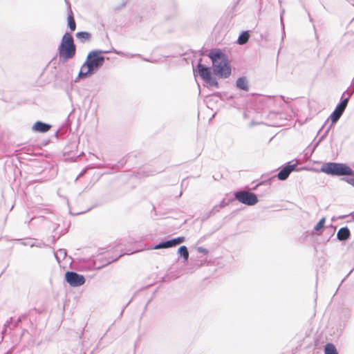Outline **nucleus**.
Listing matches in <instances>:
<instances>
[{"mask_svg": "<svg viewBox=\"0 0 354 354\" xmlns=\"http://www.w3.org/2000/svg\"><path fill=\"white\" fill-rule=\"evenodd\" d=\"M109 50H93L90 51L86 61L81 66L78 77L81 79L89 77L96 73L104 65L105 57L102 54L109 53Z\"/></svg>", "mask_w": 354, "mask_h": 354, "instance_id": "nucleus-1", "label": "nucleus"}, {"mask_svg": "<svg viewBox=\"0 0 354 354\" xmlns=\"http://www.w3.org/2000/svg\"><path fill=\"white\" fill-rule=\"evenodd\" d=\"M319 171L332 176H345L354 174L353 169L347 164L336 162L323 163Z\"/></svg>", "mask_w": 354, "mask_h": 354, "instance_id": "nucleus-2", "label": "nucleus"}, {"mask_svg": "<svg viewBox=\"0 0 354 354\" xmlns=\"http://www.w3.org/2000/svg\"><path fill=\"white\" fill-rule=\"evenodd\" d=\"M58 54L60 58L67 61L73 58L76 54V46L73 36L68 32H65L58 47Z\"/></svg>", "mask_w": 354, "mask_h": 354, "instance_id": "nucleus-3", "label": "nucleus"}, {"mask_svg": "<svg viewBox=\"0 0 354 354\" xmlns=\"http://www.w3.org/2000/svg\"><path fill=\"white\" fill-rule=\"evenodd\" d=\"M234 198L242 204L252 206L259 202L257 195L254 193L243 189L238 190L234 194Z\"/></svg>", "mask_w": 354, "mask_h": 354, "instance_id": "nucleus-4", "label": "nucleus"}, {"mask_svg": "<svg viewBox=\"0 0 354 354\" xmlns=\"http://www.w3.org/2000/svg\"><path fill=\"white\" fill-rule=\"evenodd\" d=\"M208 57L212 61V68L229 62L227 56L219 48L212 49Z\"/></svg>", "mask_w": 354, "mask_h": 354, "instance_id": "nucleus-5", "label": "nucleus"}, {"mask_svg": "<svg viewBox=\"0 0 354 354\" xmlns=\"http://www.w3.org/2000/svg\"><path fill=\"white\" fill-rule=\"evenodd\" d=\"M201 59L196 66L193 67V73L195 77L198 75L205 82L212 76V68L201 63Z\"/></svg>", "mask_w": 354, "mask_h": 354, "instance_id": "nucleus-6", "label": "nucleus"}, {"mask_svg": "<svg viewBox=\"0 0 354 354\" xmlns=\"http://www.w3.org/2000/svg\"><path fill=\"white\" fill-rule=\"evenodd\" d=\"M65 280L72 287L81 286L86 281L83 274H78L75 271H67L65 273Z\"/></svg>", "mask_w": 354, "mask_h": 354, "instance_id": "nucleus-7", "label": "nucleus"}, {"mask_svg": "<svg viewBox=\"0 0 354 354\" xmlns=\"http://www.w3.org/2000/svg\"><path fill=\"white\" fill-rule=\"evenodd\" d=\"M212 72L213 74L218 78H228L232 74V68L230 62L212 68Z\"/></svg>", "mask_w": 354, "mask_h": 354, "instance_id": "nucleus-8", "label": "nucleus"}, {"mask_svg": "<svg viewBox=\"0 0 354 354\" xmlns=\"http://www.w3.org/2000/svg\"><path fill=\"white\" fill-rule=\"evenodd\" d=\"M297 167V163L291 164V162H288L281 167L276 176L280 180H286L292 171L296 169Z\"/></svg>", "mask_w": 354, "mask_h": 354, "instance_id": "nucleus-9", "label": "nucleus"}, {"mask_svg": "<svg viewBox=\"0 0 354 354\" xmlns=\"http://www.w3.org/2000/svg\"><path fill=\"white\" fill-rule=\"evenodd\" d=\"M346 109L343 108L339 104H337L336 107L335 108L334 111L330 113L329 118L326 120L324 124L322 127V128L319 129L318 133H319L322 129L324 127L326 124L328 122V120L330 119L331 122L333 124H335L341 118L342 114L344 113Z\"/></svg>", "mask_w": 354, "mask_h": 354, "instance_id": "nucleus-10", "label": "nucleus"}, {"mask_svg": "<svg viewBox=\"0 0 354 354\" xmlns=\"http://www.w3.org/2000/svg\"><path fill=\"white\" fill-rule=\"evenodd\" d=\"M52 127V125L42 121H37L32 127V131L37 133H46Z\"/></svg>", "mask_w": 354, "mask_h": 354, "instance_id": "nucleus-11", "label": "nucleus"}, {"mask_svg": "<svg viewBox=\"0 0 354 354\" xmlns=\"http://www.w3.org/2000/svg\"><path fill=\"white\" fill-rule=\"evenodd\" d=\"M235 86L238 89L243 91H248L250 88L248 80L245 76L239 77L236 81Z\"/></svg>", "mask_w": 354, "mask_h": 354, "instance_id": "nucleus-12", "label": "nucleus"}, {"mask_svg": "<svg viewBox=\"0 0 354 354\" xmlns=\"http://www.w3.org/2000/svg\"><path fill=\"white\" fill-rule=\"evenodd\" d=\"M351 236V232L348 227H342L337 233V239L340 241H347Z\"/></svg>", "mask_w": 354, "mask_h": 354, "instance_id": "nucleus-13", "label": "nucleus"}, {"mask_svg": "<svg viewBox=\"0 0 354 354\" xmlns=\"http://www.w3.org/2000/svg\"><path fill=\"white\" fill-rule=\"evenodd\" d=\"M67 26L71 32L76 29V22L74 19L73 12L71 10V6H68V10L67 14Z\"/></svg>", "mask_w": 354, "mask_h": 354, "instance_id": "nucleus-14", "label": "nucleus"}, {"mask_svg": "<svg viewBox=\"0 0 354 354\" xmlns=\"http://www.w3.org/2000/svg\"><path fill=\"white\" fill-rule=\"evenodd\" d=\"M75 37L81 43L88 42L91 39V34L86 31H79L76 32Z\"/></svg>", "mask_w": 354, "mask_h": 354, "instance_id": "nucleus-15", "label": "nucleus"}, {"mask_svg": "<svg viewBox=\"0 0 354 354\" xmlns=\"http://www.w3.org/2000/svg\"><path fill=\"white\" fill-rule=\"evenodd\" d=\"M250 32L248 30L242 31L237 39V44L239 45L245 44L250 39Z\"/></svg>", "mask_w": 354, "mask_h": 354, "instance_id": "nucleus-16", "label": "nucleus"}, {"mask_svg": "<svg viewBox=\"0 0 354 354\" xmlns=\"http://www.w3.org/2000/svg\"><path fill=\"white\" fill-rule=\"evenodd\" d=\"M178 254L180 257L183 259L184 261H187L189 259L188 248L185 245H181L178 249Z\"/></svg>", "mask_w": 354, "mask_h": 354, "instance_id": "nucleus-17", "label": "nucleus"}, {"mask_svg": "<svg viewBox=\"0 0 354 354\" xmlns=\"http://www.w3.org/2000/svg\"><path fill=\"white\" fill-rule=\"evenodd\" d=\"M325 222L326 218L324 217L322 218L314 227L312 234H313V232H316L319 235L324 229Z\"/></svg>", "mask_w": 354, "mask_h": 354, "instance_id": "nucleus-18", "label": "nucleus"}, {"mask_svg": "<svg viewBox=\"0 0 354 354\" xmlns=\"http://www.w3.org/2000/svg\"><path fill=\"white\" fill-rule=\"evenodd\" d=\"M325 354H339L335 346L333 343H327L324 348Z\"/></svg>", "mask_w": 354, "mask_h": 354, "instance_id": "nucleus-19", "label": "nucleus"}, {"mask_svg": "<svg viewBox=\"0 0 354 354\" xmlns=\"http://www.w3.org/2000/svg\"><path fill=\"white\" fill-rule=\"evenodd\" d=\"M171 248L169 239L168 240H162L158 243L154 245L152 248L153 250H159V249H166Z\"/></svg>", "mask_w": 354, "mask_h": 354, "instance_id": "nucleus-20", "label": "nucleus"}, {"mask_svg": "<svg viewBox=\"0 0 354 354\" xmlns=\"http://www.w3.org/2000/svg\"><path fill=\"white\" fill-rule=\"evenodd\" d=\"M334 124H333L331 122V124L328 127V128L326 129L325 132L323 133V135H322V136L319 138L317 142L315 144L314 148L317 147L319 145V143L327 136L330 130L331 129V128L333 127Z\"/></svg>", "mask_w": 354, "mask_h": 354, "instance_id": "nucleus-21", "label": "nucleus"}, {"mask_svg": "<svg viewBox=\"0 0 354 354\" xmlns=\"http://www.w3.org/2000/svg\"><path fill=\"white\" fill-rule=\"evenodd\" d=\"M349 99L350 98L348 97L345 96V93H342V97L340 98V101L337 104L346 109L348 105Z\"/></svg>", "mask_w": 354, "mask_h": 354, "instance_id": "nucleus-22", "label": "nucleus"}, {"mask_svg": "<svg viewBox=\"0 0 354 354\" xmlns=\"http://www.w3.org/2000/svg\"><path fill=\"white\" fill-rule=\"evenodd\" d=\"M206 84H209L211 86H214L215 88H219V83L216 80V78L212 75L211 77H209L206 82Z\"/></svg>", "mask_w": 354, "mask_h": 354, "instance_id": "nucleus-23", "label": "nucleus"}, {"mask_svg": "<svg viewBox=\"0 0 354 354\" xmlns=\"http://www.w3.org/2000/svg\"><path fill=\"white\" fill-rule=\"evenodd\" d=\"M343 93H345V96H347L350 98L352 96V95L354 93V90L350 86V87L348 88Z\"/></svg>", "mask_w": 354, "mask_h": 354, "instance_id": "nucleus-24", "label": "nucleus"}, {"mask_svg": "<svg viewBox=\"0 0 354 354\" xmlns=\"http://www.w3.org/2000/svg\"><path fill=\"white\" fill-rule=\"evenodd\" d=\"M169 244H170L171 248L179 245L178 243V239H176L175 238L169 239Z\"/></svg>", "mask_w": 354, "mask_h": 354, "instance_id": "nucleus-25", "label": "nucleus"}, {"mask_svg": "<svg viewBox=\"0 0 354 354\" xmlns=\"http://www.w3.org/2000/svg\"><path fill=\"white\" fill-rule=\"evenodd\" d=\"M271 180H272V178H270L268 180H265V181H263V182L257 184L254 187L252 188V189L255 190L259 185H262V184H268L270 185L271 184Z\"/></svg>", "mask_w": 354, "mask_h": 354, "instance_id": "nucleus-26", "label": "nucleus"}, {"mask_svg": "<svg viewBox=\"0 0 354 354\" xmlns=\"http://www.w3.org/2000/svg\"><path fill=\"white\" fill-rule=\"evenodd\" d=\"M197 250H198V252H201V253H203V254H207V252H208V250L206 248H203V247H198L197 248Z\"/></svg>", "mask_w": 354, "mask_h": 354, "instance_id": "nucleus-27", "label": "nucleus"}, {"mask_svg": "<svg viewBox=\"0 0 354 354\" xmlns=\"http://www.w3.org/2000/svg\"><path fill=\"white\" fill-rule=\"evenodd\" d=\"M212 96L218 97L220 100H224V98L223 97V93L221 92H216L212 94Z\"/></svg>", "mask_w": 354, "mask_h": 354, "instance_id": "nucleus-28", "label": "nucleus"}, {"mask_svg": "<svg viewBox=\"0 0 354 354\" xmlns=\"http://www.w3.org/2000/svg\"><path fill=\"white\" fill-rule=\"evenodd\" d=\"M221 209L218 207V205H215L210 212L214 215L216 212H218Z\"/></svg>", "mask_w": 354, "mask_h": 354, "instance_id": "nucleus-29", "label": "nucleus"}, {"mask_svg": "<svg viewBox=\"0 0 354 354\" xmlns=\"http://www.w3.org/2000/svg\"><path fill=\"white\" fill-rule=\"evenodd\" d=\"M214 214L209 211V212H207L204 214L203 220H205L209 218L211 216H213Z\"/></svg>", "mask_w": 354, "mask_h": 354, "instance_id": "nucleus-30", "label": "nucleus"}, {"mask_svg": "<svg viewBox=\"0 0 354 354\" xmlns=\"http://www.w3.org/2000/svg\"><path fill=\"white\" fill-rule=\"evenodd\" d=\"M227 205V203H226L225 202V201H224V200H223V201L221 202V203H220L219 205H218V207H219V209H221V208L225 207Z\"/></svg>", "mask_w": 354, "mask_h": 354, "instance_id": "nucleus-31", "label": "nucleus"}, {"mask_svg": "<svg viewBox=\"0 0 354 354\" xmlns=\"http://www.w3.org/2000/svg\"><path fill=\"white\" fill-rule=\"evenodd\" d=\"M175 239H178V244L183 243L185 241V238L184 236H178Z\"/></svg>", "mask_w": 354, "mask_h": 354, "instance_id": "nucleus-32", "label": "nucleus"}, {"mask_svg": "<svg viewBox=\"0 0 354 354\" xmlns=\"http://www.w3.org/2000/svg\"><path fill=\"white\" fill-rule=\"evenodd\" d=\"M131 301H132V299H131L129 301V302H128V303H127V304L123 307V308L122 309L121 313H120V316H122V314H123V313H124V311L125 308H126L127 307V306H128V305L131 302Z\"/></svg>", "mask_w": 354, "mask_h": 354, "instance_id": "nucleus-33", "label": "nucleus"}, {"mask_svg": "<svg viewBox=\"0 0 354 354\" xmlns=\"http://www.w3.org/2000/svg\"><path fill=\"white\" fill-rule=\"evenodd\" d=\"M22 244H24V245H30V247H35V246L39 247V246H40V245H37V244H36L35 243H22Z\"/></svg>", "mask_w": 354, "mask_h": 354, "instance_id": "nucleus-34", "label": "nucleus"}, {"mask_svg": "<svg viewBox=\"0 0 354 354\" xmlns=\"http://www.w3.org/2000/svg\"><path fill=\"white\" fill-rule=\"evenodd\" d=\"M284 12H285V11H284V10H283L281 11V26H282L283 28H284V24H283V17H282V15H283V14L284 13Z\"/></svg>", "mask_w": 354, "mask_h": 354, "instance_id": "nucleus-35", "label": "nucleus"}, {"mask_svg": "<svg viewBox=\"0 0 354 354\" xmlns=\"http://www.w3.org/2000/svg\"><path fill=\"white\" fill-rule=\"evenodd\" d=\"M121 256H122V255H119L118 257H116V258H115V259H112L111 261H109L106 263V265H108V264L111 263V262H114V261H117V260H118V259Z\"/></svg>", "mask_w": 354, "mask_h": 354, "instance_id": "nucleus-36", "label": "nucleus"}, {"mask_svg": "<svg viewBox=\"0 0 354 354\" xmlns=\"http://www.w3.org/2000/svg\"><path fill=\"white\" fill-rule=\"evenodd\" d=\"M58 252L61 254H64V256H65L66 254V251L65 249H59L58 250Z\"/></svg>", "mask_w": 354, "mask_h": 354, "instance_id": "nucleus-37", "label": "nucleus"}, {"mask_svg": "<svg viewBox=\"0 0 354 354\" xmlns=\"http://www.w3.org/2000/svg\"><path fill=\"white\" fill-rule=\"evenodd\" d=\"M280 97L283 100V101H284L286 103H288V99L289 98H286L284 95H280Z\"/></svg>", "mask_w": 354, "mask_h": 354, "instance_id": "nucleus-38", "label": "nucleus"}, {"mask_svg": "<svg viewBox=\"0 0 354 354\" xmlns=\"http://www.w3.org/2000/svg\"><path fill=\"white\" fill-rule=\"evenodd\" d=\"M113 52L117 54V55H123L124 53L122 52H120V51H117L115 50H113Z\"/></svg>", "mask_w": 354, "mask_h": 354, "instance_id": "nucleus-39", "label": "nucleus"}, {"mask_svg": "<svg viewBox=\"0 0 354 354\" xmlns=\"http://www.w3.org/2000/svg\"><path fill=\"white\" fill-rule=\"evenodd\" d=\"M354 268H353L351 270H350L349 273L346 275V277L342 281L341 283H343V281L346 279V278L353 272Z\"/></svg>", "mask_w": 354, "mask_h": 354, "instance_id": "nucleus-40", "label": "nucleus"}, {"mask_svg": "<svg viewBox=\"0 0 354 354\" xmlns=\"http://www.w3.org/2000/svg\"><path fill=\"white\" fill-rule=\"evenodd\" d=\"M141 55L140 54H134V55H131V57H140Z\"/></svg>", "mask_w": 354, "mask_h": 354, "instance_id": "nucleus-41", "label": "nucleus"}, {"mask_svg": "<svg viewBox=\"0 0 354 354\" xmlns=\"http://www.w3.org/2000/svg\"><path fill=\"white\" fill-rule=\"evenodd\" d=\"M84 328H83V330L81 331V333L80 335V339L82 338V335H83V333H84Z\"/></svg>", "mask_w": 354, "mask_h": 354, "instance_id": "nucleus-42", "label": "nucleus"}, {"mask_svg": "<svg viewBox=\"0 0 354 354\" xmlns=\"http://www.w3.org/2000/svg\"><path fill=\"white\" fill-rule=\"evenodd\" d=\"M351 88H353V90H354V79H353V81H352V83H351Z\"/></svg>", "mask_w": 354, "mask_h": 354, "instance_id": "nucleus-43", "label": "nucleus"}, {"mask_svg": "<svg viewBox=\"0 0 354 354\" xmlns=\"http://www.w3.org/2000/svg\"><path fill=\"white\" fill-rule=\"evenodd\" d=\"M228 100H232L233 99V96L232 95H230V97H227Z\"/></svg>", "mask_w": 354, "mask_h": 354, "instance_id": "nucleus-44", "label": "nucleus"}, {"mask_svg": "<svg viewBox=\"0 0 354 354\" xmlns=\"http://www.w3.org/2000/svg\"><path fill=\"white\" fill-rule=\"evenodd\" d=\"M83 172L80 173L78 176L77 177V178H78L80 176H81L82 175Z\"/></svg>", "mask_w": 354, "mask_h": 354, "instance_id": "nucleus-45", "label": "nucleus"}, {"mask_svg": "<svg viewBox=\"0 0 354 354\" xmlns=\"http://www.w3.org/2000/svg\"><path fill=\"white\" fill-rule=\"evenodd\" d=\"M143 60L147 61V62H149V59H145V58H143Z\"/></svg>", "mask_w": 354, "mask_h": 354, "instance_id": "nucleus-46", "label": "nucleus"}, {"mask_svg": "<svg viewBox=\"0 0 354 354\" xmlns=\"http://www.w3.org/2000/svg\"><path fill=\"white\" fill-rule=\"evenodd\" d=\"M125 5V2H123L122 4V6H124Z\"/></svg>", "mask_w": 354, "mask_h": 354, "instance_id": "nucleus-47", "label": "nucleus"}, {"mask_svg": "<svg viewBox=\"0 0 354 354\" xmlns=\"http://www.w3.org/2000/svg\"><path fill=\"white\" fill-rule=\"evenodd\" d=\"M3 274V272L0 273V276Z\"/></svg>", "mask_w": 354, "mask_h": 354, "instance_id": "nucleus-48", "label": "nucleus"}, {"mask_svg": "<svg viewBox=\"0 0 354 354\" xmlns=\"http://www.w3.org/2000/svg\"><path fill=\"white\" fill-rule=\"evenodd\" d=\"M3 274V272L0 273V276Z\"/></svg>", "mask_w": 354, "mask_h": 354, "instance_id": "nucleus-49", "label": "nucleus"}]
</instances>
